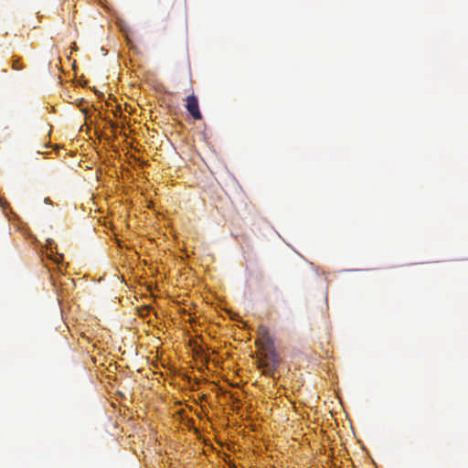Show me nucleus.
I'll list each match as a JSON object with an SVG mask.
<instances>
[{
	"label": "nucleus",
	"mask_w": 468,
	"mask_h": 468,
	"mask_svg": "<svg viewBox=\"0 0 468 468\" xmlns=\"http://www.w3.org/2000/svg\"><path fill=\"white\" fill-rule=\"evenodd\" d=\"M260 349L261 356L259 359V367L262 369V373L265 376L274 378L275 373L281 363V359L275 351L274 345L271 346H262Z\"/></svg>",
	"instance_id": "nucleus-1"
},
{
	"label": "nucleus",
	"mask_w": 468,
	"mask_h": 468,
	"mask_svg": "<svg viewBox=\"0 0 468 468\" xmlns=\"http://www.w3.org/2000/svg\"><path fill=\"white\" fill-rule=\"evenodd\" d=\"M45 202H46V203H48V202H49V198H48V197H47V198L45 199Z\"/></svg>",
	"instance_id": "nucleus-5"
},
{
	"label": "nucleus",
	"mask_w": 468,
	"mask_h": 468,
	"mask_svg": "<svg viewBox=\"0 0 468 468\" xmlns=\"http://www.w3.org/2000/svg\"><path fill=\"white\" fill-rule=\"evenodd\" d=\"M258 334L260 335V339L258 341L260 348H261L262 346H271L274 345V341L271 336L267 326L261 324L258 327Z\"/></svg>",
	"instance_id": "nucleus-3"
},
{
	"label": "nucleus",
	"mask_w": 468,
	"mask_h": 468,
	"mask_svg": "<svg viewBox=\"0 0 468 468\" xmlns=\"http://www.w3.org/2000/svg\"><path fill=\"white\" fill-rule=\"evenodd\" d=\"M12 69L15 70H21L24 69V66L21 64L19 58H12Z\"/></svg>",
	"instance_id": "nucleus-4"
},
{
	"label": "nucleus",
	"mask_w": 468,
	"mask_h": 468,
	"mask_svg": "<svg viewBox=\"0 0 468 468\" xmlns=\"http://www.w3.org/2000/svg\"><path fill=\"white\" fill-rule=\"evenodd\" d=\"M186 108L187 112H189V114L193 117V119H195V120L202 119V114L199 111L198 100L194 94L187 96Z\"/></svg>",
	"instance_id": "nucleus-2"
}]
</instances>
